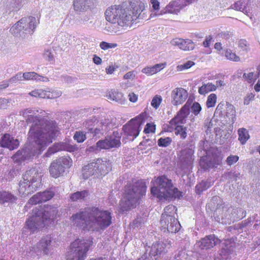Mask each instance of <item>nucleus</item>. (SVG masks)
I'll list each match as a JSON object with an SVG mask.
<instances>
[{
    "mask_svg": "<svg viewBox=\"0 0 260 260\" xmlns=\"http://www.w3.org/2000/svg\"><path fill=\"white\" fill-rule=\"evenodd\" d=\"M38 110L27 109L23 115L28 123H32L28 134V143L13 155L14 161L21 162L39 154L58 136L59 131L56 123L42 119Z\"/></svg>",
    "mask_w": 260,
    "mask_h": 260,
    "instance_id": "obj_1",
    "label": "nucleus"
},
{
    "mask_svg": "<svg viewBox=\"0 0 260 260\" xmlns=\"http://www.w3.org/2000/svg\"><path fill=\"white\" fill-rule=\"evenodd\" d=\"M144 10L145 5L141 2H131L111 6L105 13L106 19L112 24L108 27V31L112 34H120L122 29L131 27L137 19H145Z\"/></svg>",
    "mask_w": 260,
    "mask_h": 260,
    "instance_id": "obj_2",
    "label": "nucleus"
},
{
    "mask_svg": "<svg viewBox=\"0 0 260 260\" xmlns=\"http://www.w3.org/2000/svg\"><path fill=\"white\" fill-rule=\"evenodd\" d=\"M71 219L73 225L88 231L105 230L112 223L111 213L96 207L79 211L73 214Z\"/></svg>",
    "mask_w": 260,
    "mask_h": 260,
    "instance_id": "obj_3",
    "label": "nucleus"
},
{
    "mask_svg": "<svg viewBox=\"0 0 260 260\" xmlns=\"http://www.w3.org/2000/svg\"><path fill=\"white\" fill-rule=\"evenodd\" d=\"M151 194L159 200H166L170 198H179L181 196L180 191L177 188L173 187L172 180L166 176L157 177L153 182Z\"/></svg>",
    "mask_w": 260,
    "mask_h": 260,
    "instance_id": "obj_4",
    "label": "nucleus"
},
{
    "mask_svg": "<svg viewBox=\"0 0 260 260\" xmlns=\"http://www.w3.org/2000/svg\"><path fill=\"white\" fill-rule=\"evenodd\" d=\"M146 192V185L142 181H138L133 186L127 187L119 204L120 211L125 212L135 208L139 199L144 196Z\"/></svg>",
    "mask_w": 260,
    "mask_h": 260,
    "instance_id": "obj_5",
    "label": "nucleus"
},
{
    "mask_svg": "<svg viewBox=\"0 0 260 260\" xmlns=\"http://www.w3.org/2000/svg\"><path fill=\"white\" fill-rule=\"evenodd\" d=\"M43 176L40 168H32L27 170L20 181L18 192L22 197H26L34 192L41 185Z\"/></svg>",
    "mask_w": 260,
    "mask_h": 260,
    "instance_id": "obj_6",
    "label": "nucleus"
},
{
    "mask_svg": "<svg viewBox=\"0 0 260 260\" xmlns=\"http://www.w3.org/2000/svg\"><path fill=\"white\" fill-rule=\"evenodd\" d=\"M92 242L89 240L77 239L70 245L67 260H84Z\"/></svg>",
    "mask_w": 260,
    "mask_h": 260,
    "instance_id": "obj_7",
    "label": "nucleus"
},
{
    "mask_svg": "<svg viewBox=\"0 0 260 260\" xmlns=\"http://www.w3.org/2000/svg\"><path fill=\"white\" fill-rule=\"evenodd\" d=\"M111 165L109 161L98 158L94 162L88 164L82 169V176L84 179L90 176L99 177L106 175L110 170Z\"/></svg>",
    "mask_w": 260,
    "mask_h": 260,
    "instance_id": "obj_8",
    "label": "nucleus"
},
{
    "mask_svg": "<svg viewBox=\"0 0 260 260\" xmlns=\"http://www.w3.org/2000/svg\"><path fill=\"white\" fill-rule=\"evenodd\" d=\"M190 110L189 106L186 104L184 105L177 115L170 121V127L174 129L177 136H180V138L185 139L187 137V127L183 126L186 123V117L189 115Z\"/></svg>",
    "mask_w": 260,
    "mask_h": 260,
    "instance_id": "obj_9",
    "label": "nucleus"
},
{
    "mask_svg": "<svg viewBox=\"0 0 260 260\" xmlns=\"http://www.w3.org/2000/svg\"><path fill=\"white\" fill-rule=\"evenodd\" d=\"M36 26L35 17L22 18L12 26L10 31L13 35L25 38L34 33Z\"/></svg>",
    "mask_w": 260,
    "mask_h": 260,
    "instance_id": "obj_10",
    "label": "nucleus"
},
{
    "mask_svg": "<svg viewBox=\"0 0 260 260\" xmlns=\"http://www.w3.org/2000/svg\"><path fill=\"white\" fill-rule=\"evenodd\" d=\"M176 207L170 205L164 209V212L161 215L160 224L163 229L169 233H175L180 229V224L174 215Z\"/></svg>",
    "mask_w": 260,
    "mask_h": 260,
    "instance_id": "obj_11",
    "label": "nucleus"
},
{
    "mask_svg": "<svg viewBox=\"0 0 260 260\" xmlns=\"http://www.w3.org/2000/svg\"><path fill=\"white\" fill-rule=\"evenodd\" d=\"M145 116L144 113H142L123 126V139L132 141L139 135L141 126L145 122Z\"/></svg>",
    "mask_w": 260,
    "mask_h": 260,
    "instance_id": "obj_12",
    "label": "nucleus"
},
{
    "mask_svg": "<svg viewBox=\"0 0 260 260\" xmlns=\"http://www.w3.org/2000/svg\"><path fill=\"white\" fill-rule=\"evenodd\" d=\"M116 119L115 117L108 116L102 117L96 122V125L89 132L93 137L100 138L106 134L116 126Z\"/></svg>",
    "mask_w": 260,
    "mask_h": 260,
    "instance_id": "obj_13",
    "label": "nucleus"
},
{
    "mask_svg": "<svg viewBox=\"0 0 260 260\" xmlns=\"http://www.w3.org/2000/svg\"><path fill=\"white\" fill-rule=\"evenodd\" d=\"M215 114L219 115L229 123L233 124L236 120L235 107L229 102H222L218 104L215 109Z\"/></svg>",
    "mask_w": 260,
    "mask_h": 260,
    "instance_id": "obj_14",
    "label": "nucleus"
},
{
    "mask_svg": "<svg viewBox=\"0 0 260 260\" xmlns=\"http://www.w3.org/2000/svg\"><path fill=\"white\" fill-rule=\"evenodd\" d=\"M72 165V160L69 156L61 157L51 163L49 172L52 177L57 178L63 175L65 169Z\"/></svg>",
    "mask_w": 260,
    "mask_h": 260,
    "instance_id": "obj_15",
    "label": "nucleus"
},
{
    "mask_svg": "<svg viewBox=\"0 0 260 260\" xmlns=\"http://www.w3.org/2000/svg\"><path fill=\"white\" fill-rule=\"evenodd\" d=\"M121 133L114 131L111 135L99 140L96 144V147L100 150L118 148L121 146Z\"/></svg>",
    "mask_w": 260,
    "mask_h": 260,
    "instance_id": "obj_16",
    "label": "nucleus"
},
{
    "mask_svg": "<svg viewBox=\"0 0 260 260\" xmlns=\"http://www.w3.org/2000/svg\"><path fill=\"white\" fill-rule=\"evenodd\" d=\"M45 226L44 220H41L40 216L36 213L25 222V225L23 229L22 234L24 235H30Z\"/></svg>",
    "mask_w": 260,
    "mask_h": 260,
    "instance_id": "obj_17",
    "label": "nucleus"
},
{
    "mask_svg": "<svg viewBox=\"0 0 260 260\" xmlns=\"http://www.w3.org/2000/svg\"><path fill=\"white\" fill-rule=\"evenodd\" d=\"M51 242L50 236H46L42 238L40 241L31 247L30 250L37 255L48 254L49 251V246Z\"/></svg>",
    "mask_w": 260,
    "mask_h": 260,
    "instance_id": "obj_18",
    "label": "nucleus"
},
{
    "mask_svg": "<svg viewBox=\"0 0 260 260\" xmlns=\"http://www.w3.org/2000/svg\"><path fill=\"white\" fill-rule=\"evenodd\" d=\"M57 212L58 210L56 207L47 206L45 207L43 211L39 210L36 213L40 216L42 221L44 220L46 225L56 217Z\"/></svg>",
    "mask_w": 260,
    "mask_h": 260,
    "instance_id": "obj_19",
    "label": "nucleus"
},
{
    "mask_svg": "<svg viewBox=\"0 0 260 260\" xmlns=\"http://www.w3.org/2000/svg\"><path fill=\"white\" fill-rule=\"evenodd\" d=\"M188 96L187 90L183 88L177 87L171 92V102L173 105H178L184 102Z\"/></svg>",
    "mask_w": 260,
    "mask_h": 260,
    "instance_id": "obj_20",
    "label": "nucleus"
},
{
    "mask_svg": "<svg viewBox=\"0 0 260 260\" xmlns=\"http://www.w3.org/2000/svg\"><path fill=\"white\" fill-rule=\"evenodd\" d=\"M186 6L185 4L181 3V0H175L170 2L165 9L161 10L159 13L155 15H162L166 13L178 14L180 11Z\"/></svg>",
    "mask_w": 260,
    "mask_h": 260,
    "instance_id": "obj_21",
    "label": "nucleus"
},
{
    "mask_svg": "<svg viewBox=\"0 0 260 260\" xmlns=\"http://www.w3.org/2000/svg\"><path fill=\"white\" fill-rule=\"evenodd\" d=\"M171 247V242L169 240H163L154 243L151 247L150 253L155 256L166 252Z\"/></svg>",
    "mask_w": 260,
    "mask_h": 260,
    "instance_id": "obj_22",
    "label": "nucleus"
},
{
    "mask_svg": "<svg viewBox=\"0 0 260 260\" xmlns=\"http://www.w3.org/2000/svg\"><path fill=\"white\" fill-rule=\"evenodd\" d=\"M220 240L214 235H209L202 239L197 243V246L202 249H207L212 248L213 246L220 243Z\"/></svg>",
    "mask_w": 260,
    "mask_h": 260,
    "instance_id": "obj_23",
    "label": "nucleus"
},
{
    "mask_svg": "<svg viewBox=\"0 0 260 260\" xmlns=\"http://www.w3.org/2000/svg\"><path fill=\"white\" fill-rule=\"evenodd\" d=\"M0 145L3 147L13 150L18 147L19 142L17 139H14L9 134H6L2 137Z\"/></svg>",
    "mask_w": 260,
    "mask_h": 260,
    "instance_id": "obj_24",
    "label": "nucleus"
},
{
    "mask_svg": "<svg viewBox=\"0 0 260 260\" xmlns=\"http://www.w3.org/2000/svg\"><path fill=\"white\" fill-rule=\"evenodd\" d=\"M170 43L174 46H178L180 49L184 51L192 50L194 48L193 42L189 39L184 40L180 38L173 39Z\"/></svg>",
    "mask_w": 260,
    "mask_h": 260,
    "instance_id": "obj_25",
    "label": "nucleus"
},
{
    "mask_svg": "<svg viewBox=\"0 0 260 260\" xmlns=\"http://www.w3.org/2000/svg\"><path fill=\"white\" fill-rule=\"evenodd\" d=\"M78 147L76 145H73L67 142H60L55 144L53 147L50 148L48 153H53L58 151H67L70 152L77 150Z\"/></svg>",
    "mask_w": 260,
    "mask_h": 260,
    "instance_id": "obj_26",
    "label": "nucleus"
},
{
    "mask_svg": "<svg viewBox=\"0 0 260 260\" xmlns=\"http://www.w3.org/2000/svg\"><path fill=\"white\" fill-rule=\"evenodd\" d=\"M223 211H229L232 214L231 217H227L229 220H233V222L243 218L246 216V211L242 208H229L227 206H224L223 208Z\"/></svg>",
    "mask_w": 260,
    "mask_h": 260,
    "instance_id": "obj_27",
    "label": "nucleus"
},
{
    "mask_svg": "<svg viewBox=\"0 0 260 260\" xmlns=\"http://www.w3.org/2000/svg\"><path fill=\"white\" fill-rule=\"evenodd\" d=\"M224 206L225 205H223L218 207L215 211V213L220 217L218 218L219 219L221 218L222 223L230 224L231 222H233V220H229L227 217H231L232 214L229 211H223V208Z\"/></svg>",
    "mask_w": 260,
    "mask_h": 260,
    "instance_id": "obj_28",
    "label": "nucleus"
},
{
    "mask_svg": "<svg viewBox=\"0 0 260 260\" xmlns=\"http://www.w3.org/2000/svg\"><path fill=\"white\" fill-rule=\"evenodd\" d=\"M25 4L24 0H7L6 7L9 12L17 11Z\"/></svg>",
    "mask_w": 260,
    "mask_h": 260,
    "instance_id": "obj_29",
    "label": "nucleus"
},
{
    "mask_svg": "<svg viewBox=\"0 0 260 260\" xmlns=\"http://www.w3.org/2000/svg\"><path fill=\"white\" fill-rule=\"evenodd\" d=\"M92 3V0H74V9L76 11L81 12L88 9Z\"/></svg>",
    "mask_w": 260,
    "mask_h": 260,
    "instance_id": "obj_30",
    "label": "nucleus"
},
{
    "mask_svg": "<svg viewBox=\"0 0 260 260\" xmlns=\"http://www.w3.org/2000/svg\"><path fill=\"white\" fill-rule=\"evenodd\" d=\"M23 80H35L37 82H47L49 81L48 78L41 76L35 72H25L23 74Z\"/></svg>",
    "mask_w": 260,
    "mask_h": 260,
    "instance_id": "obj_31",
    "label": "nucleus"
},
{
    "mask_svg": "<svg viewBox=\"0 0 260 260\" xmlns=\"http://www.w3.org/2000/svg\"><path fill=\"white\" fill-rule=\"evenodd\" d=\"M107 97L113 101H115L119 104H123L125 101L124 98L123 97V94L115 90H111L108 94L107 95Z\"/></svg>",
    "mask_w": 260,
    "mask_h": 260,
    "instance_id": "obj_32",
    "label": "nucleus"
},
{
    "mask_svg": "<svg viewBox=\"0 0 260 260\" xmlns=\"http://www.w3.org/2000/svg\"><path fill=\"white\" fill-rule=\"evenodd\" d=\"M193 151L190 149H185L181 152L180 160L185 165H189L192 161Z\"/></svg>",
    "mask_w": 260,
    "mask_h": 260,
    "instance_id": "obj_33",
    "label": "nucleus"
},
{
    "mask_svg": "<svg viewBox=\"0 0 260 260\" xmlns=\"http://www.w3.org/2000/svg\"><path fill=\"white\" fill-rule=\"evenodd\" d=\"M216 89V86L215 84L208 82L204 83L202 86L199 87L198 92L201 95H205V94L215 91Z\"/></svg>",
    "mask_w": 260,
    "mask_h": 260,
    "instance_id": "obj_34",
    "label": "nucleus"
},
{
    "mask_svg": "<svg viewBox=\"0 0 260 260\" xmlns=\"http://www.w3.org/2000/svg\"><path fill=\"white\" fill-rule=\"evenodd\" d=\"M17 199V198L7 191H0V204H4L5 202H13Z\"/></svg>",
    "mask_w": 260,
    "mask_h": 260,
    "instance_id": "obj_35",
    "label": "nucleus"
},
{
    "mask_svg": "<svg viewBox=\"0 0 260 260\" xmlns=\"http://www.w3.org/2000/svg\"><path fill=\"white\" fill-rule=\"evenodd\" d=\"M88 191L86 190L77 191L70 195V199L73 202L80 200H84L85 198L88 197Z\"/></svg>",
    "mask_w": 260,
    "mask_h": 260,
    "instance_id": "obj_36",
    "label": "nucleus"
},
{
    "mask_svg": "<svg viewBox=\"0 0 260 260\" xmlns=\"http://www.w3.org/2000/svg\"><path fill=\"white\" fill-rule=\"evenodd\" d=\"M238 140L242 145L245 144L249 138L248 131L246 128H241L238 129Z\"/></svg>",
    "mask_w": 260,
    "mask_h": 260,
    "instance_id": "obj_37",
    "label": "nucleus"
},
{
    "mask_svg": "<svg viewBox=\"0 0 260 260\" xmlns=\"http://www.w3.org/2000/svg\"><path fill=\"white\" fill-rule=\"evenodd\" d=\"M212 185L211 182L203 181L197 184L196 186V191L198 193H200L204 190H206Z\"/></svg>",
    "mask_w": 260,
    "mask_h": 260,
    "instance_id": "obj_38",
    "label": "nucleus"
},
{
    "mask_svg": "<svg viewBox=\"0 0 260 260\" xmlns=\"http://www.w3.org/2000/svg\"><path fill=\"white\" fill-rule=\"evenodd\" d=\"M232 8L236 10L241 11L245 14L248 12L246 7V4L242 0L239 1L235 3V4L232 6Z\"/></svg>",
    "mask_w": 260,
    "mask_h": 260,
    "instance_id": "obj_39",
    "label": "nucleus"
},
{
    "mask_svg": "<svg viewBox=\"0 0 260 260\" xmlns=\"http://www.w3.org/2000/svg\"><path fill=\"white\" fill-rule=\"evenodd\" d=\"M224 56L226 59L236 62L240 61V57L233 52L231 50L226 49L224 50Z\"/></svg>",
    "mask_w": 260,
    "mask_h": 260,
    "instance_id": "obj_40",
    "label": "nucleus"
},
{
    "mask_svg": "<svg viewBox=\"0 0 260 260\" xmlns=\"http://www.w3.org/2000/svg\"><path fill=\"white\" fill-rule=\"evenodd\" d=\"M40 198L42 203L45 202L50 200L53 196L54 193L50 190H46L44 192H40Z\"/></svg>",
    "mask_w": 260,
    "mask_h": 260,
    "instance_id": "obj_41",
    "label": "nucleus"
},
{
    "mask_svg": "<svg viewBox=\"0 0 260 260\" xmlns=\"http://www.w3.org/2000/svg\"><path fill=\"white\" fill-rule=\"evenodd\" d=\"M29 94L31 96L37 98H46V90L42 89H37L30 92Z\"/></svg>",
    "mask_w": 260,
    "mask_h": 260,
    "instance_id": "obj_42",
    "label": "nucleus"
},
{
    "mask_svg": "<svg viewBox=\"0 0 260 260\" xmlns=\"http://www.w3.org/2000/svg\"><path fill=\"white\" fill-rule=\"evenodd\" d=\"M172 142V139L170 137L160 138L157 141V144L159 147H167Z\"/></svg>",
    "mask_w": 260,
    "mask_h": 260,
    "instance_id": "obj_43",
    "label": "nucleus"
},
{
    "mask_svg": "<svg viewBox=\"0 0 260 260\" xmlns=\"http://www.w3.org/2000/svg\"><path fill=\"white\" fill-rule=\"evenodd\" d=\"M217 96L214 93L210 94L207 98L206 106L208 108H211L215 106L216 103Z\"/></svg>",
    "mask_w": 260,
    "mask_h": 260,
    "instance_id": "obj_44",
    "label": "nucleus"
},
{
    "mask_svg": "<svg viewBox=\"0 0 260 260\" xmlns=\"http://www.w3.org/2000/svg\"><path fill=\"white\" fill-rule=\"evenodd\" d=\"M62 92L59 90H53L52 91L46 90V98L55 99L61 96Z\"/></svg>",
    "mask_w": 260,
    "mask_h": 260,
    "instance_id": "obj_45",
    "label": "nucleus"
},
{
    "mask_svg": "<svg viewBox=\"0 0 260 260\" xmlns=\"http://www.w3.org/2000/svg\"><path fill=\"white\" fill-rule=\"evenodd\" d=\"M98 120L95 117H93L91 119H88L85 122V127L88 129V131L90 132L91 130H93V128L95 127L96 125V122Z\"/></svg>",
    "mask_w": 260,
    "mask_h": 260,
    "instance_id": "obj_46",
    "label": "nucleus"
},
{
    "mask_svg": "<svg viewBox=\"0 0 260 260\" xmlns=\"http://www.w3.org/2000/svg\"><path fill=\"white\" fill-rule=\"evenodd\" d=\"M23 80H24L23 74H22L21 72H19L17 73L15 76L9 79V82L11 84H16L19 81Z\"/></svg>",
    "mask_w": 260,
    "mask_h": 260,
    "instance_id": "obj_47",
    "label": "nucleus"
},
{
    "mask_svg": "<svg viewBox=\"0 0 260 260\" xmlns=\"http://www.w3.org/2000/svg\"><path fill=\"white\" fill-rule=\"evenodd\" d=\"M161 102V96L159 95H156L153 98L151 103V105L154 108L157 109L159 107Z\"/></svg>",
    "mask_w": 260,
    "mask_h": 260,
    "instance_id": "obj_48",
    "label": "nucleus"
},
{
    "mask_svg": "<svg viewBox=\"0 0 260 260\" xmlns=\"http://www.w3.org/2000/svg\"><path fill=\"white\" fill-rule=\"evenodd\" d=\"M74 139L78 143H82L86 139L85 134L82 132H76L74 135Z\"/></svg>",
    "mask_w": 260,
    "mask_h": 260,
    "instance_id": "obj_49",
    "label": "nucleus"
},
{
    "mask_svg": "<svg viewBox=\"0 0 260 260\" xmlns=\"http://www.w3.org/2000/svg\"><path fill=\"white\" fill-rule=\"evenodd\" d=\"M194 64V63L192 61H188L184 64L179 65L177 67V71H182L184 70L189 69Z\"/></svg>",
    "mask_w": 260,
    "mask_h": 260,
    "instance_id": "obj_50",
    "label": "nucleus"
},
{
    "mask_svg": "<svg viewBox=\"0 0 260 260\" xmlns=\"http://www.w3.org/2000/svg\"><path fill=\"white\" fill-rule=\"evenodd\" d=\"M202 110V107L200 104L198 102L193 103L191 107V112L196 116L198 115Z\"/></svg>",
    "mask_w": 260,
    "mask_h": 260,
    "instance_id": "obj_51",
    "label": "nucleus"
},
{
    "mask_svg": "<svg viewBox=\"0 0 260 260\" xmlns=\"http://www.w3.org/2000/svg\"><path fill=\"white\" fill-rule=\"evenodd\" d=\"M90 19V16L82 14L77 17L76 21L79 24H84Z\"/></svg>",
    "mask_w": 260,
    "mask_h": 260,
    "instance_id": "obj_52",
    "label": "nucleus"
},
{
    "mask_svg": "<svg viewBox=\"0 0 260 260\" xmlns=\"http://www.w3.org/2000/svg\"><path fill=\"white\" fill-rule=\"evenodd\" d=\"M100 46L102 49L105 50L108 49L115 48L117 46V44L116 43H109L103 41L100 43Z\"/></svg>",
    "mask_w": 260,
    "mask_h": 260,
    "instance_id": "obj_53",
    "label": "nucleus"
},
{
    "mask_svg": "<svg viewBox=\"0 0 260 260\" xmlns=\"http://www.w3.org/2000/svg\"><path fill=\"white\" fill-rule=\"evenodd\" d=\"M40 192H38L33 196L28 201L29 204L31 205H36L37 204L41 203Z\"/></svg>",
    "mask_w": 260,
    "mask_h": 260,
    "instance_id": "obj_54",
    "label": "nucleus"
},
{
    "mask_svg": "<svg viewBox=\"0 0 260 260\" xmlns=\"http://www.w3.org/2000/svg\"><path fill=\"white\" fill-rule=\"evenodd\" d=\"M239 158V157L237 155H231L227 157L226 162L228 165L232 166L237 162L238 161Z\"/></svg>",
    "mask_w": 260,
    "mask_h": 260,
    "instance_id": "obj_55",
    "label": "nucleus"
},
{
    "mask_svg": "<svg viewBox=\"0 0 260 260\" xmlns=\"http://www.w3.org/2000/svg\"><path fill=\"white\" fill-rule=\"evenodd\" d=\"M155 130V125L153 124L148 123L144 128V132L146 134L150 133H154Z\"/></svg>",
    "mask_w": 260,
    "mask_h": 260,
    "instance_id": "obj_56",
    "label": "nucleus"
},
{
    "mask_svg": "<svg viewBox=\"0 0 260 260\" xmlns=\"http://www.w3.org/2000/svg\"><path fill=\"white\" fill-rule=\"evenodd\" d=\"M142 72L148 76L152 75L155 74L153 66L146 67L142 69Z\"/></svg>",
    "mask_w": 260,
    "mask_h": 260,
    "instance_id": "obj_57",
    "label": "nucleus"
},
{
    "mask_svg": "<svg viewBox=\"0 0 260 260\" xmlns=\"http://www.w3.org/2000/svg\"><path fill=\"white\" fill-rule=\"evenodd\" d=\"M239 47L244 51H247L249 49V44L245 40H240L239 41Z\"/></svg>",
    "mask_w": 260,
    "mask_h": 260,
    "instance_id": "obj_58",
    "label": "nucleus"
},
{
    "mask_svg": "<svg viewBox=\"0 0 260 260\" xmlns=\"http://www.w3.org/2000/svg\"><path fill=\"white\" fill-rule=\"evenodd\" d=\"M255 95L252 93H248L244 99V104L248 105L249 104L250 102L253 100Z\"/></svg>",
    "mask_w": 260,
    "mask_h": 260,
    "instance_id": "obj_59",
    "label": "nucleus"
},
{
    "mask_svg": "<svg viewBox=\"0 0 260 260\" xmlns=\"http://www.w3.org/2000/svg\"><path fill=\"white\" fill-rule=\"evenodd\" d=\"M254 72H251L249 73H244L243 77L247 82L251 83L254 79Z\"/></svg>",
    "mask_w": 260,
    "mask_h": 260,
    "instance_id": "obj_60",
    "label": "nucleus"
},
{
    "mask_svg": "<svg viewBox=\"0 0 260 260\" xmlns=\"http://www.w3.org/2000/svg\"><path fill=\"white\" fill-rule=\"evenodd\" d=\"M44 58L48 60V61H53V55L51 53V52L49 50H46L44 53L43 54Z\"/></svg>",
    "mask_w": 260,
    "mask_h": 260,
    "instance_id": "obj_61",
    "label": "nucleus"
},
{
    "mask_svg": "<svg viewBox=\"0 0 260 260\" xmlns=\"http://www.w3.org/2000/svg\"><path fill=\"white\" fill-rule=\"evenodd\" d=\"M218 37L228 39L232 36V34L228 31H223L217 35Z\"/></svg>",
    "mask_w": 260,
    "mask_h": 260,
    "instance_id": "obj_62",
    "label": "nucleus"
},
{
    "mask_svg": "<svg viewBox=\"0 0 260 260\" xmlns=\"http://www.w3.org/2000/svg\"><path fill=\"white\" fill-rule=\"evenodd\" d=\"M220 164V160L217 159L215 160L214 162H211L209 161L208 163L207 164V166L204 167V169H208V168L215 167L216 165H218Z\"/></svg>",
    "mask_w": 260,
    "mask_h": 260,
    "instance_id": "obj_63",
    "label": "nucleus"
},
{
    "mask_svg": "<svg viewBox=\"0 0 260 260\" xmlns=\"http://www.w3.org/2000/svg\"><path fill=\"white\" fill-rule=\"evenodd\" d=\"M151 4L154 11H157L159 9V2L157 0H150Z\"/></svg>",
    "mask_w": 260,
    "mask_h": 260,
    "instance_id": "obj_64",
    "label": "nucleus"
}]
</instances>
